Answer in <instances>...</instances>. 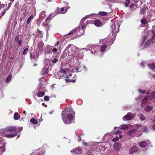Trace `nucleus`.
Segmentation results:
<instances>
[{
    "instance_id": "1",
    "label": "nucleus",
    "mask_w": 155,
    "mask_h": 155,
    "mask_svg": "<svg viewBox=\"0 0 155 155\" xmlns=\"http://www.w3.org/2000/svg\"><path fill=\"white\" fill-rule=\"evenodd\" d=\"M75 113L73 110L70 107L66 108L62 111L61 116L62 119L66 124L72 123Z\"/></svg>"
},
{
    "instance_id": "2",
    "label": "nucleus",
    "mask_w": 155,
    "mask_h": 155,
    "mask_svg": "<svg viewBox=\"0 0 155 155\" xmlns=\"http://www.w3.org/2000/svg\"><path fill=\"white\" fill-rule=\"evenodd\" d=\"M16 130V128L15 127L10 126L7 127L5 128L1 129L0 133L1 135L3 137L8 138H12L16 136L17 134H8L7 133L8 132L13 131Z\"/></svg>"
},
{
    "instance_id": "3",
    "label": "nucleus",
    "mask_w": 155,
    "mask_h": 155,
    "mask_svg": "<svg viewBox=\"0 0 155 155\" xmlns=\"http://www.w3.org/2000/svg\"><path fill=\"white\" fill-rule=\"evenodd\" d=\"M114 36L113 35H111L110 39L109 40V41L107 42L106 40L102 39L100 41V43H102V44L104 45H102L101 47V51L102 52H103L107 48L106 45H111L113 44L115 38L114 39Z\"/></svg>"
},
{
    "instance_id": "4",
    "label": "nucleus",
    "mask_w": 155,
    "mask_h": 155,
    "mask_svg": "<svg viewBox=\"0 0 155 155\" xmlns=\"http://www.w3.org/2000/svg\"><path fill=\"white\" fill-rule=\"evenodd\" d=\"M120 26V23L118 21H116L113 23L111 26L112 32L114 35L117 33L119 31V28Z\"/></svg>"
},
{
    "instance_id": "5",
    "label": "nucleus",
    "mask_w": 155,
    "mask_h": 155,
    "mask_svg": "<svg viewBox=\"0 0 155 155\" xmlns=\"http://www.w3.org/2000/svg\"><path fill=\"white\" fill-rule=\"evenodd\" d=\"M90 15H88L87 16H85L82 19L81 21V23L80 24V26H81V29H80L79 31L81 32V34L79 35L81 36V35H82L84 34V29L85 28L86 26H85L84 25V21L86 20V19L88 18V16H90Z\"/></svg>"
},
{
    "instance_id": "6",
    "label": "nucleus",
    "mask_w": 155,
    "mask_h": 155,
    "mask_svg": "<svg viewBox=\"0 0 155 155\" xmlns=\"http://www.w3.org/2000/svg\"><path fill=\"white\" fill-rule=\"evenodd\" d=\"M6 143L2 138L0 137V154L2 155L5 151V145Z\"/></svg>"
},
{
    "instance_id": "7",
    "label": "nucleus",
    "mask_w": 155,
    "mask_h": 155,
    "mask_svg": "<svg viewBox=\"0 0 155 155\" xmlns=\"http://www.w3.org/2000/svg\"><path fill=\"white\" fill-rule=\"evenodd\" d=\"M68 71L69 70L64 73V74H63V77L65 78H66L67 79H66V80L68 81V82H74L75 81V79H73L71 78V77L72 76V74L71 73H68Z\"/></svg>"
},
{
    "instance_id": "8",
    "label": "nucleus",
    "mask_w": 155,
    "mask_h": 155,
    "mask_svg": "<svg viewBox=\"0 0 155 155\" xmlns=\"http://www.w3.org/2000/svg\"><path fill=\"white\" fill-rule=\"evenodd\" d=\"M88 46L89 48V50L91 51L92 54H94L99 49V47L98 45H89ZM86 50L88 51V50Z\"/></svg>"
},
{
    "instance_id": "9",
    "label": "nucleus",
    "mask_w": 155,
    "mask_h": 155,
    "mask_svg": "<svg viewBox=\"0 0 155 155\" xmlns=\"http://www.w3.org/2000/svg\"><path fill=\"white\" fill-rule=\"evenodd\" d=\"M48 62H49V61L48 59L45 60V65L42 69V73L43 74H47L48 73Z\"/></svg>"
},
{
    "instance_id": "10",
    "label": "nucleus",
    "mask_w": 155,
    "mask_h": 155,
    "mask_svg": "<svg viewBox=\"0 0 155 155\" xmlns=\"http://www.w3.org/2000/svg\"><path fill=\"white\" fill-rule=\"evenodd\" d=\"M45 151L42 149H39L35 150L29 155H44L45 153Z\"/></svg>"
},
{
    "instance_id": "11",
    "label": "nucleus",
    "mask_w": 155,
    "mask_h": 155,
    "mask_svg": "<svg viewBox=\"0 0 155 155\" xmlns=\"http://www.w3.org/2000/svg\"><path fill=\"white\" fill-rule=\"evenodd\" d=\"M134 115L130 112L128 113L127 114L124 116L123 119L124 120H129L132 119Z\"/></svg>"
},
{
    "instance_id": "12",
    "label": "nucleus",
    "mask_w": 155,
    "mask_h": 155,
    "mask_svg": "<svg viewBox=\"0 0 155 155\" xmlns=\"http://www.w3.org/2000/svg\"><path fill=\"white\" fill-rule=\"evenodd\" d=\"M38 55L35 53L33 52L30 54V58L32 61L37 60L38 59Z\"/></svg>"
},
{
    "instance_id": "13",
    "label": "nucleus",
    "mask_w": 155,
    "mask_h": 155,
    "mask_svg": "<svg viewBox=\"0 0 155 155\" xmlns=\"http://www.w3.org/2000/svg\"><path fill=\"white\" fill-rule=\"evenodd\" d=\"M71 152L73 154H80L81 153V149L78 147L77 148H74L71 151Z\"/></svg>"
},
{
    "instance_id": "14",
    "label": "nucleus",
    "mask_w": 155,
    "mask_h": 155,
    "mask_svg": "<svg viewBox=\"0 0 155 155\" xmlns=\"http://www.w3.org/2000/svg\"><path fill=\"white\" fill-rule=\"evenodd\" d=\"M84 55L82 52L81 51H77L74 54V57H76L77 58H81L83 57Z\"/></svg>"
},
{
    "instance_id": "15",
    "label": "nucleus",
    "mask_w": 155,
    "mask_h": 155,
    "mask_svg": "<svg viewBox=\"0 0 155 155\" xmlns=\"http://www.w3.org/2000/svg\"><path fill=\"white\" fill-rule=\"evenodd\" d=\"M69 70L68 68H66L64 69H61L60 71L58 72V75L60 77H63V74H64V73Z\"/></svg>"
},
{
    "instance_id": "16",
    "label": "nucleus",
    "mask_w": 155,
    "mask_h": 155,
    "mask_svg": "<svg viewBox=\"0 0 155 155\" xmlns=\"http://www.w3.org/2000/svg\"><path fill=\"white\" fill-rule=\"evenodd\" d=\"M67 12L66 9L65 7L62 8L61 9H58L56 11L57 14L65 13Z\"/></svg>"
},
{
    "instance_id": "17",
    "label": "nucleus",
    "mask_w": 155,
    "mask_h": 155,
    "mask_svg": "<svg viewBox=\"0 0 155 155\" xmlns=\"http://www.w3.org/2000/svg\"><path fill=\"white\" fill-rule=\"evenodd\" d=\"M38 50L40 52L44 50V44L43 42L40 41L39 42L38 45Z\"/></svg>"
},
{
    "instance_id": "18",
    "label": "nucleus",
    "mask_w": 155,
    "mask_h": 155,
    "mask_svg": "<svg viewBox=\"0 0 155 155\" xmlns=\"http://www.w3.org/2000/svg\"><path fill=\"white\" fill-rule=\"evenodd\" d=\"M113 146L115 150L117 151H119L121 148L120 143L117 142L115 143Z\"/></svg>"
},
{
    "instance_id": "19",
    "label": "nucleus",
    "mask_w": 155,
    "mask_h": 155,
    "mask_svg": "<svg viewBox=\"0 0 155 155\" xmlns=\"http://www.w3.org/2000/svg\"><path fill=\"white\" fill-rule=\"evenodd\" d=\"M94 24L95 26L97 27H100L102 26V23L100 20H97L94 21Z\"/></svg>"
},
{
    "instance_id": "20",
    "label": "nucleus",
    "mask_w": 155,
    "mask_h": 155,
    "mask_svg": "<svg viewBox=\"0 0 155 155\" xmlns=\"http://www.w3.org/2000/svg\"><path fill=\"white\" fill-rule=\"evenodd\" d=\"M137 151H138L137 147L135 146H134L129 151V152L130 154H132L133 153H134L137 152Z\"/></svg>"
},
{
    "instance_id": "21",
    "label": "nucleus",
    "mask_w": 155,
    "mask_h": 155,
    "mask_svg": "<svg viewBox=\"0 0 155 155\" xmlns=\"http://www.w3.org/2000/svg\"><path fill=\"white\" fill-rule=\"evenodd\" d=\"M153 109L152 106H147L145 107L144 109L146 112H149L150 111Z\"/></svg>"
},
{
    "instance_id": "22",
    "label": "nucleus",
    "mask_w": 155,
    "mask_h": 155,
    "mask_svg": "<svg viewBox=\"0 0 155 155\" xmlns=\"http://www.w3.org/2000/svg\"><path fill=\"white\" fill-rule=\"evenodd\" d=\"M149 98V97H145L144 98H143L142 101V104H141V106L142 107H143V104L145 105L146 104L147 102V101L148 100V99Z\"/></svg>"
},
{
    "instance_id": "23",
    "label": "nucleus",
    "mask_w": 155,
    "mask_h": 155,
    "mask_svg": "<svg viewBox=\"0 0 155 155\" xmlns=\"http://www.w3.org/2000/svg\"><path fill=\"white\" fill-rule=\"evenodd\" d=\"M79 29V27H77L76 28L73 30H72L70 31V33L68 34V35H70L73 33H76L78 32V30Z\"/></svg>"
},
{
    "instance_id": "24",
    "label": "nucleus",
    "mask_w": 155,
    "mask_h": 155,
    "mask_svg": "<svg viewBox=\"0 0 155 155\" xmlns=\"http://www.w3.org/2000/svg\"><path fill=\"white\" fill-rule=\"evenodd\" d=\"M20 117V116L18 112L15 113L14 115V118L15 120H18Z\"/></svg>"
},
{
    "instance_id": "25",
    "label": "nucleus",
    "mask_w": 155,
    "mask_h": 155,
    "mask_svg": "<svg viewBox=\"0 0 155 155\" xmlns=\"http://www.w3.org/2000/svg\"><path fill=\"white\" fill-rule=\"evenodd\" d=\"M137 131V130L135 129H132L128 133V134L130 135H132L136 133Z\"/></svg>"
},
{
    "instance_id": "26",
    "label": "nucleus",
    "mask_w": 155,
    "mask_h": 155,
    "mask_svg": "<svg viewBox=\"0 0 155 155\" xmlns=\"http://www.w3.org/2000/svg\"><path fill=\"white\" fill-rule=\"evenodd\" d=\"M138 117H139L140 119L141 120H146V117L144 115L140 114L138 115Z\"/></svg>"
},
{
    "instance_id": "27",
    "label": "nucleus",
    "mask_w": 155,
    "mask_h": 155,
    "mask_svg": "<svg viewBox=\"0 0 155 155\" xmlns=\"http://www.w3.org/2000/svg\"><path fill=\"white\" fill-rule=\"evenodd\" d=\"M147 143L146 141H143L140 142V146L142 147H144L147 146Z\"/></svg>"
},
{
    "instance_id": "28",
    "label": "nucleus",
    "mask_w": 155,
    "mask_h": 155,
    "mask_svg": "<svg viewBox=\"0 0 155 155\" xmlns=\"http://www.w3.org/2000/svg\"><path fill=\"white\" fill-rule=\"evenodd\" d=\"M34 17L33 15H31L27 19V23L29 25L31 22V20L34 18Z\"/></svg>"
},
{
    "instance_id": "29",
    "label": "nucleus",
    "mask_w": 155,
    "mask_h": 155,
    "mask_svg": "<svg viewBox=\"0 0 155 155\" xmlns=\"http://www.w3.org/2000/svg\"><path fill=\"white\" fill-rule=\"evenodd\" d=\"M45 94V93L44 91H40L37 94V96L39 97H42Z\"/></svg>"
},
{
    "instance_id": "30",
    "label": "nucleus",
    "mask_w": 155,
    "mask_h": 155,
    "mask_svg": "<svg viewBox=\"0 0 155 155\" xmlns=\"http://www.w3.org/2000/svg\"><path fill=\"white\" fill-rule=\"evenodd\" d=\"M12 78V75L11 74H10L7 78L6 81L7 83H9L10 82Z\"/></svg>"
},
{
    "instance_id": "31",
    "label": "nucleus",
    "mask_w": 155,
    "mask_h": 155,
    "mask_svg": "<svg viewBox=\"0 0 155 155\" xmlns=\"http://www.w3.org/2000/svg\"><path fill=\"white\" fill-rule=\"evenodd\" d=\"M71 46L72 47H71V48H74V47L73 45L70 44H69L66 47V48L65 50V52L66 51V53H68V52H69V51L67 50Z\"/></svg>"
},
{
    "instance_id": "32",
    "label": "nucleus",
    "mask_w": 155,
    "mask_h": 155,
    "mask_svg": "<svg viewBox=\"0 0 155 155\" xmlns=\"http://www.w3.org/2000/svg\"><path fill=\"white\" fill-rule=\"evenodd\" d=\"M58 60V59L56 58H51L50 59V61L54 64L57 62Z\"/></svg>"
},
{
    "instance_id": "33",
    "label": "nucleus",
    "mask_w": 155,
    "mask_h": 155,
    "mask_svg": "<svg viewBox=\"0 0 155 155\" xmlns=\"http://www.w3.org/2000/svg\"><path fill=\"white\" fill-rule=\"evenodd\" d=\"M148 66L149 68L153 70L155 68V64L152 63L150 64H148Z\"/></svg>"
},
{
    "instance_id": "34",
    "label": "nucleus",
    "mask_w": 155,
    "mask_h": 155,
    "mask_svg": "<svg viewBox=\"0 0 155 155\" xmlns=\"http://www.w3.org/2000/svg\"><path fill=\"white\" fill-rule=\"evenodd\" d=\"M30 122L34 124H38L37 121L34 118L31 119L30 120Z\"/></svg>"
},
{
    "instance_id": "35",
    "label": "nucleus",
    "mask_w": 155,
    "mask_h": 155,
    "mask_svg": "<svg viewBox=\"0 0 155 155\" xmlns=\"http://www.w3.org/2000/svg\"><path fill=\"white\" fill-rule=\"evenodd\" d=\"M151 41L150 40H148L146 42L144 45L145 47H149L151 44Z\"/></svg>"
},
{
    "instance_id": "36",
    "label": "nucleus",
    "mask_w": 155,
    "mask_h": 155,
    "mask_svg": "<svg viewBox=\"0 0 155 155\" xmlns=\"http://www.w3.org/2000/svg\"><path fill=\"white\" fill-rule=\"evenodd\" d=\"M53 14H50L49 16L46 18L45 19V21H46V23H48V21L50 19H51L52 18V15Z\"/></svg>"
},
{
    "instance_id": "37",
    "label": "nucleus",
    "mask_w": 155,
    "mask_h": 155,
    "mask_svg": "<svg viewBox=\"0 0 155 155\" xmlns=\"http://www.w3.org/2000/svg\"><path fill=\"white\" fill-rule=\"evenodd\" d=\"M107 14V13L105 12H98V14L102 16H106Z\"/></svg>"
},
{
    "instance_id": "38",
    "label": "nucleus",
    "mask_w": 155,
    "mask_h": 155,
    "mask_svg": "<svg viewBox=\"0 0 155 155\" xmlns=\"http://www.w3.org/2000/svg\"><path fill=\"white\" fill-rule=\"evenodd\" d=\"M130 2V0H126L124 2L125 7H127L129 6V4Z\"/></svg>"
},
{
    "instance_id": "39",
    "label": "nucleus",
    "mask_w": 155,
    "mask_h": 155,
    "mask_svg": "<svg viewBox=\"0 0 155 155\" xmlns=\"http://www.w3.org/2000/svg\"><path fill=\"white\" fill-rule=\"evenodd\" d=\"M140 21L142 24L144 25L146 24L147 23V21L145 18H143Z\"/></svg>"
},
{
    "instance_id": "40",
    "label": "nucleus",
    "mask_w": 155,
    "mask_h": 155,
    "mask_svg": "<svg viewBox=\"0 0 155 155\" xmlns=\"http://www.w3.org/2000/svg\"><path fill=\"white\" fill-rule=\"evenodd\" d=\"M141 129L139 130L140 131H145L147 130V127L146 126H142V127L140 128Z\"/></svg>"
},
{
    "instance_id": "41",
    "label": "nucleus",
    "mask_w": 155,
    "mask_h": 155,
    "mask_svg": "<svg viewBox=\"0 0 155 155\" xmlns=\"http://www.w3.org/2000/svg\"><path fill=\"white\" fill-rule=\"evenodd\" d=\"M18 46L21 47L22 46V41L21 40H19L18 41Z\"/></svg>"
},
{
    "instance_id": "42",
    "label": "nucleus",
    "mask_w": 155,
    "mask_h": 155,
    "mask_svg": "<svg viewBox=\"0 0 155 155\" xmlns=\"http://www.w3.org/2000/svg\"><path fill=\"white\" fill-rule=\"evenodd\" d=\"M134 127H137L138 129H140V128L142 127V125L139 124H136L134 125Z\"/></svg>"
},
{
    "instance_id": "43",
    "label": "nucleus",
    "mask_w": 155,
    "mask_h": 155,
    "mask_svg": "<svg viewBox=\"0 0 155 155\" xmlns=\"http://www.w3.org/2000/svg\"><path fill=\"white\" fill-rule=\"evenodd\" d=\"M152 33L153 34V36L152 37V39H155V31L153 30H152Z\"/></svg>"
},
{
    "instance_id": "44",
    "label": "nucleus",
    "mask_w": 155,
    "mask_h": 155,
    "mask_svg": "<svg viewBox=\"0 0 155 155\" xmlns=\"http://www.w3.org/2000/svg\"><path fill=\"white\" fill-rule=\"evenodd\" d=\"M130 8L133 9H134L137 8V6L135 5L132 4L130 6Z\"/></svg>"
},
{
    "instance_id": "45",
    "label": "nucleus",
    "mask_w": 155,
    "mask_h": 155,
    "mask_svg": "<svg viewBox=\"0 0 155 155\" xmlns=\"http://www.w3.org/2000/svg\"><path fill=\"white\" fill-rule=\"evenodd\" d=\"M28 51V48H26L25 49L23 52V55H25L27 53Z\"/></svg>"
},
{
    "instance_id": "46",
    "label": "nucleus",
    "mask_w": 155,
    "mask_h": 155,
    "mask_svg": "<svg viewBox=\"0 0 155 155\" xmlns=\"http://www.w3.org/2000/svg\"><path fill=\"white\" fill-rule=\"evenodd\" d=\"M151 96L153 99L155 100V91L152 92L151 94Z\"/></svg>"
},
{
    "instance_id": "47",
    "label": "nucleus",
    "mask_w": 155,
    "mask_h": 155,
    "mask_svg": "<svg viewBox=\"0 0 155 155\" xmlns=\"http://www.w3.org/2000/svg\"><path fill=\"white\" fill-rule=\"evenodd\" d=\"M75 71H76V72H79L81 71V69L80 67H78V68H76L75 69Z\"/></svg>"
},
{
    "instance_id": "48",
    "label": "nucleus",
    "mask_w": 155,
    "mask_h": 155,
    "mask_svg": "<svg viewBox=\"0 0 155 155\" xmlns=\"http://www.w3.org/2000/svg\"><path fill=\"white\" fill-rule=\"evenodd\" d=\"M44 99L45 100L48 101L49 100V98L48 96H46L44 97Z\"/></svg>"
},
{
    "instance_id": "49",
    "label": "nucleus",
    "mask_w": 155,
    "mask_h": 155,
    "mask_svg": "<svg viewBox=\"0 0 155 155\" xmlns=\"http://www.w3.org/2000/svg\"><path fill=\"white\" fill-rule=\"evenodd\" d=\"M119 137H117L116 138H113L112 139V141L113 142H116L117 141L119 140Z\"/></svg>"
},
{
    "instance_id": "50",
    "label": "nucleus",
    "mask_w": 155,
    "mask_h": 155,
    "mask_svg": "<svg viewBox=\"0 0 155 155\" xmlns=\"http://www.w3.org/2000/svg\"><path fill=\"white\" fill-rule=\"evenodd\" d=\"M128 127L126 125H124L122 126L121 127V128L123 129H126Z\"/></svg>"
},
{
    "instance_id": "51",
    "label": "nucleus",
    "mask_w": 155,
    "mask_h": 155,
    "mask_svg": "<svg viewBox=\"0 0 155 155\" xmlns=\"http://www.w3.org/2000/svg\"><path fill=\"white\" fill-rule=\"evenodd\" d=\"M139 92L140 93H141L142 94H145L146 93V91H143L142 90H141L139 89Z\"/></svg>"
},
{
    "instance_id": "52",
    "label": "nucleus",
    "mask_w": 155,
    "mask_h": 155,
    "mask_svg": "<svg viewBox=\"0 0 155 155\" xmlns=\"http://www.w3.org/2000/svg\"><path fill=\"white\" fill-rule=\"evenodd\" d=\"M19 36L18 35H17L15 37V41H19Z\"/></svg>"
},
{
    "instance_id": "53",
    "label": "nucleus",
    "mask_w": 155,
    "mask_h": 155,
    "mask_svg": "<svg viewBox=\"0 0 155 155\" xmlns=\"http://www.w3.org/2000/svg\"><path fill=\"white\" fill-rule=\"evenodd\" d=\"M82 143L83 145L85 146H87V143L85 142V141L84 140H83L82 141Z\"/></svg>"
},
{
    "instance_id": "54",
    "label": "nucleus",
    "mask_w": 155,
    "mask_h": 155,
    "mask_svg": "<svg viewBox=\"0 0 155 155\" xmlns=\"http://www.w3.org/2000/svg\"><path fill=\"white\" fill-rule=\"evenodd\" d=\"M52 51L54 53V54L57 52V50L55 48H53L52 50Z\"/></svg>"
},
{
    "instance_id": "55",
    "label": "nucleus",
    "mask_w": 155,
    "mask_h": 155,
    "mask_svg": "<svg viewBox=\"0 0 155 155\" xmlns=\"http://www.w3.org/2000/svg\"><path fill=\"white\" fill-rule=\"evenodd\" d=\"M145 13V11L144 10L142 9L140 12V14L141 15Z\"/></svg>"
},
{
    "instance_id": "56",
    "label": "nucleus",
    "mask_w": 155,
    "mask_h": 155,
    "mask_svg": "<svg viewBox=\"0 0 155 155\" xmlns=\"http://www.w3.org/2000/svg\"><path fill=\"white\" fill-rule=\"evenodd\" d=\"M92 152L91 151H89L88 152L87 155H92Z\"/></svg>"
},
{
    "instance_id": "57",
    "label": "nucleus",
    "mask_w": 155,
    "mask_h": 155,
    "mask_svg": "<svg viewBox=\"0 0 155 155\" xmlns=\"http://www.w3.org/2000/svg\"><path fill=\"white\" fill-rule=\"evenodd\" d=\"M59 41H57V42L55 44V45L54 46L56 47V46H58L59 45Z\"/></svg>"
},
{
    "instance_id": "58",
    "label": "nucleus",
    "mask_w": 155,
    "mask_h": 155,
    "mask_svg": "<svg viewBox=\"0 0 155 155\" xmlns=\"http://www.w3.org/2000/svg\"><path fill=\"white\" fill-rule=\"evenodd\" d=\"M121 132V131H120V130H117V131H116V132H115V134H118L119 133H120Z\"/></svg>"
},
{
    "instance_id": "59",
    "label": "nucleus",
    "mask_w": 155,
    "mask_h": 155,
    "mask_svg": "<svg viewBox=\"0 0 155 155\" xmlns=\"http://www.w3.org/2000/svg\"><path fill=\"white\" fill-rule=\"evenodd\" d=\"M20 129L19 130V131H18V133L19 132H20L21 131V130H22V129H23V127H20V128H19Z\"/></svg>"
},
{
    "instance_id": "60",
    "label": "nucleus",
    "mask_w": 155,
    "mask_h": 155,
    "mask_svg": "<svg viewBox=\"0 0 155 155\" xmlns=\"http://www.w3.org/2000/svg\"><path fill=\"white\" fill-rule=\"evenodd\" d=\"M45 14V11H42L41 13V15H44Z\"/></svg>"
},
{
    "instance_id": "61",
    "label": "nucleus",
    "mask_w": 155,
    "mask_h": 155,
    "mask_svg": "<svg viewBox=\"0 0 155 155\" xmlns=\"http://www.w3.org/2000/svg\"><path fill=\"white\" fill-rule=\"evenodd\" d=\"M6 13V11H4L2 13V16H3Z\"/></svg>"
},
{
    "instance_id": "62",
    "label": "nucleus",
    "mask_w": 155,
    "mask_h": 155,
    "mask_svg": "<svg viewBox=\"0 0 155 155\" xmlns=\"http://www.w3.org/2000/svg\"><path fill=\"white\" fill-rule=\"evenodd\" d=\"M42 105H43V106H44L45 107H47V105L45 104H44V103H42Z\"/></svg>"
},
{
    "instance_id": "63",
    "label": "nucleus",
    "mask_w": 155,
    "mask_h": 155,
    "mask_svg": "<svg viewBox=\"0 0 155 155\" xmlns=\"http://www.w3.org/2000/svg\"><path fill=\"white\" fill-rule=\"evenodd\" d=\"M147 37L146 36H144L143 38V41L144 42L147 39Z\"/></svg>"
},
{
    "instance_id": "64",
    "label": "nucleus",
    "mask_w": 155,
    "mask_h": 155,
    "mask_svg": "<svg viewBox=\"0 0 155 155\" xmlns=\"http://www.w3.org/2000/svg\"><path fill=\"white\" fill-rule=\"evenodd\" d=\"M145 63V62H142V63H141L143 65V68H144L143 65Z\"/></svg>"
}]
</instances>
